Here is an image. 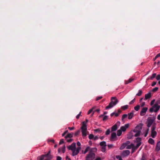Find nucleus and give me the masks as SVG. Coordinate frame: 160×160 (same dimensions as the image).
Instances as JSON below:
<instances>
[{
  "label": "nucleus",
  "instance_id": "nucleus-1",
  "mask_svg": "<svg viewBox=\"0 0 160 160\" xmlns=\"http://www.w3.org/2000/svg\"><path fill=\"white\" fill-rule=\"evenodd\" d=\"M68 148L72 151V155L75 156L77 155L79 152V151L81 150V147H78L76 149V143L73 142L71 145L67 147Z\"/></svg>",
  "mask_w": 160,
  "mask_h": 160
},
{
  "label": "nucleus",
  "instance_id": "nucleus-2",
  "mask_svg": "<svg viewBox=\"0 0 160 160\" xmlns=\"http://www.w3.org/2000/svg\"><path fill=\"white\" fill-rule=\"evenodd\" d=\"M118 102V101L117 98L113 97L111 98V102L109 103L108 106L106 107V109H108L111 108L115 105Z\"/></svg>",
  "mask_w": 160,
  "mask_h": 160
},
{
  "label": "nucleus",
  "instance_id": "nucleus-3",
  "mask_svg": "<svg viewBox=\"0 0 160 160\" xmlns=\"http://www.w3.org/2000/svg\"><path fill=\"white\" fill-rule=\"evenodd\" d=\"M142 126V123H140L133 130V132L135 133L134 135L135 137H137L140 136Z\"/></svg>",
  "mask_w": 160,
  "mask_h": 160
},
{
  "label": "nucleus",
  "instance_id": "nucleus-4",
  "mask_svg": "<svg viewBox=\"0 0 160 160\" xmlns=\"http://www.w3.org/2000/svg\"><path fill=\"white\" fill-rule=\"evenodd\" d=\"M95 157V154L92 151H90L85 157V160H93Z\"/></svg>",
  "mask_w": 160,
  "mask_h": 160
},
{
  "label": "nucleus",
  "instance_id": "nucleus-5",
  "mask_svg": "<svg viewBox=\"0 0 160 160\" xmlns=\"http://www.w3.org/2000/svg\"><path fill=\"white\" fill-rule=\"evenodd\" d=\"M160 108V106L158 105V103H155L153 106L149 109V112H157Z\"/></svg>",
  "mask_w": 160,
  "mask_h": 160
},
{
  "label": "nucleus",
  "instance_id": "nucleus-6",
  "mask_svg": "<svg viewBox=\"0 0 160 160\" xmlns=\"http://www.w3.org/2000/svg\"><path fill=\"white\" fill-rule=\"evenodd\" d=\"M83 125L81 128L82 130V132L83 137H85L87 136V128L86 124H84V122H83Z\"/></svg>",
  "mask_w": 160,
  "mask_h": 160
},
{
  "label": "nucleus",
  "instance_id": "nucleus-7",
  "mask_svg": "<svg viewBox=\"0 0 160 160\" xmlns=\"http://www.w3.org/2000/svg\"><path fill=\"white\" fill-rule=\"evenodd\" d=\"M155 126H152L151 129V136L153 138L156 137L157 134V132L155 130Z\"/></svg>",
  "mask_w": 160,
  "mask_h": 160
},
{
  "label": "nucleus",
  "instance_id": "nucleus-8",
  "mask_svg": "<svg viewBox=\"0 0 160 160\" xmlns=\"http://www.w3.org/2000/svg\"><path fill=\"white\" fill-rule=\"evenodd\" d=\"M154 122V120L150 118H148L147 121V126L148 128L150 127Z\"/></svg>",
  "mask_w": 160,
  "mask_h": 160
},
{
  "label": "nucleus",
  "instance_id": "nucleus-9",
  "mask_svg": "<svg viewBox=\"0 0 160 160\" xmlns=\"http://www.w3.org/2000/svg\"><path fill=\"white\" fill-rule=\"evenodd\" d=\"M148 109V108L147 107L143 108L140 112V115L141 116H144L146 113Z\"/></svg>",
  "mask_w": 160,
  "mask_h": 160
},
{
  "label": "nucleus",
  "instance_id": "nucleus-10",
  "mask_svg": "<svg viewBox=\"0 0 160 160\" xmlns=\"http://www.w3.org/2000/svg\"><path fill=\"white\" fill-rule=\"evenodd\" d=\"M117 140V136L116 133L115 132H113L112 133L111 135L110 141H112L116 140Z\"/></svg>",
  "mask_w": 160,
  "mask_h": 160
},
{
  "label": "nucleus",
  "instance_id": "nucleus-11",
  "mask_svg": "<svg viewBox=\"0 0 160 160\" xmlns=\"http://www.w3.org/2000/svg\"><path fill=\"white\" fill-rule=\"evenodd\" d=\"M130 153V151L128 150L123 151L122 153V156L125 157L128 156Z\"/></svg>",
  "mask_w": 160,
  "mask_h": 160
},
{
  "label": "nucleus",
  "instance_id": "nucleus-12",
  "mask_svg": "<svg viewBox=\"0 0 160 160\" xmlns=\"http://www.w3.org/2000/svg\"><path fill=\"white\" fill-rule=\"evenodd\" d=\"M129 126V124L128 123L125 125L123 126H122L121 127L120 129L121 131L123 132L125 131L126 129L128 128Z\"/></svg>",
  "mask_w": 160,
  "mask_h": 160
},
{
  "label": "nucleus",
  "instance_id": "nucleus-13",
  "mask_svg": "<svg viewBox=\"0 0 160 160\" xmlns=\"http://www.w3.org/2000/svg\"><path fill=\"white\" fill-rule=\"evenodd\" d=\"M141 139L140 138H136V142L137 143L136 145L137 147H139L141 144Z\"/></svg>",
  "mask_w": 160,
  "mask_h": 160
},
{
  "label": "nucleus",
  "instance_id": "nucleus-14",
  "mask_svg": "<svg viewBox=\"0 0 160 160\" xmlns=\"http://www.w3.org/2000/svg\"><path fill=\"white\" fill-rule=\"evenodd\" d=\"M155 150L157 152L160 151V141L158 142L156 144Z\"/></svg>",
  "mask_w": 160,
  "mask_h": 160
},
{
  "label": "nucleus",
  "instance_id": "nucleus-15",
  "mask_svg": "<svg viewBox=\"0 0 160 160\" xmlns=\"http://www.w3.org/2000/svg\"><path fill=\"white\" fill-rule=\"evenodd\" d=\"M134 78H130L128 80H125L124 81V83L125 84H127L129 83H130L132 82L134 80Z\"/></svg>",
  "mask_w": 160,
  "mask_h": 160
},
{
  "label": "nucleus",
  "instance_id": "nucleus-16",
  "mask_svg": "<svg viewBox=\"0 0 160 160\" xmlns=\"http://www.w3.org/2000/svg\"><path fill=\"white\" fill-rule=\"evenodd\" d=\"M151 96V93L150 92H149L148 93L146 94L145 96L144 100H146L147 99L149 98Z\"/></svg>",
  "mask_w": 160,
  "mask_h": 160
},
{
  "label": "nucleus",
  "instance_id": "nucleus-17",
  "mask_svg": "<svg viewBox=\"0 0 160 160\" xmlns=\"http://www.w3.org/2000/svg\"><path fill=\"white\" fill-rule=\"evenodd\" d=\"M117 125H116V124H115L112 127L111 131L112 132L115 131L117 130Z\"/></svg>",
  "mask_w": 160,
  "mask_h": 160
},
{
  "label": "nucleus",
  "instance_id": "nucleus-18",
  "mask_svg": "<svg viewBox=\"0 0 160 160\" xmlns=\"http://www.w3.org/2000/svg\"><path fill=\"white\" fill-rule=\"evenodd\" d=\"M148 142L149 143L152 145H153L154 143V140L151 138H150L148 140Z\"/></svg>",
  "mask_w": 160,
  "mask_h": 160
},
{
  "label": "nucleus",
  "instance_id": "nucleus-19",
  "mask_svg": "<svg viewBox=\"0 0 160 160\" xmlns=\"http://www.w3.org/2000/svg\"><path fill=\"white\" fill-rule=\"evenodd\" d=\"M45 155H42L40 156H39L38 157L37 160H42L44 158V157H45Z\"/></svg>",
  "mask_w": 160,
  "mask_h": 160
},
{
  "label": "nucleus",
  "instance_id": "nucleus-20",
  "mask_svg": "<svg viewBox=\"0 0 160 160\" xmlns=\"http://www.w3.org/2000/svg\"><path fill=\"white\" fill-rule=\"evenodd\" d=\"M128 118L129 119H131L133 117V113L132 112H130L128 114Z\"/></svg>",
  "mask_w": 160,
  "mask_h": 160
},
{
  "label": "nucleus",
  "instance_id": "nucleus-21",
  "mask_svg": "<svg viewBox=\"0 0 160 160\" xmlns=\"http://www.w3.org/2000/svg\"><path fill=\"white\" fill-rule=\"evenodd\" d=\"M100 146L103 147H106V142L105 141H102L100 142Z\"/></svg>",
  "mask_w": 160,
  "mask_h": 160
},
{
  "label": "nucleus",
  "instance_id": "nucleus-22",
  "mask_svg": "<svg viewBox=\"0 0 160 160\" xmlns=\"http://www.w3.org/2000/svg\"><path fill=\"white\" fill-rule=\"evenodd\" d=\"M73 133H68V134L67 136H66L65 138H71L72 137V136H73Z\"/></svg>",
  "mask_w": 160,
  "mask_h": 160
},
{
  "label": "nucleus",
  "instance_id": "nucleus-23",
  "mask_svg": "<svg viewBox=\"0 0 160 160\" xmlns=\"http://www.w3.org/2000/svg\"><path fill=\"white\" fill-rule=\"evenodd\" d=\"M138 148V147H137V145L135 146L134 145L133 146L132 148V152H133Z\"/></svg>",
  "mask_w": 160,
  "mask_h": 160
},
{
  "label": "nucleus",
  "instance_id": "nucleus-24",
  "mask_svg": "<svg viewBox=\"0 0 160 160\" xmlns=\"http://www.w3.org/2000/svg\"><path fill=\"white\" fill-rule=\"evenodd\" d=\"M45 157H46L47 158V159H48V160H50L53 158L52 156L51 155H49L48 156H45Z\"/></svg>",
  "mask_w": 160,
  "mask_h": 160
},
{
  "label": "nucleus",
  "instance_id": "nucleus-25",
  "mask_svg": "<svg viewBox=\"0 0 160 160\" xmlns=\"http://www.w3.org/2000/svg\"><path fill=\"white\" fill-rule=\"evenodd\" d=\"M134 145L133 144L131 143L130 145H128L126 148L127 149H130L132 148L133 146Z\"/></svg>",
  "mask_w": 160,
  "mask_h": 160
},
{
  "label": "nucleus",
  "instance_id": "nucleus-26",
  "mask_svg": "<svg viewBox=\"0 0 160 160\" xmlns=\"http://www.w3.org/2000/svg\"><path fill=\"white\" fill-rule=\"evenodd\" d=\"M122 133V131L120 129L118 130L117 132V134L118 136H120L121 135Z\"/></svg>",
  "mask_w": 160,
  "mask_h": 160
},
{
  "label": "nucleus",
  "instance_id": "nucleus-27",
  "mask_svg": "<svg viewBox=\"0 0 160 160\" xmlns=\"http://www.w3.org/2000/svg\"><path fill=\"white\" fill-rule=\"evenodd\" d=\"M90 148L89 147V146L87 147L85 149L83 152V153L84 154L86 153L89 151Z\"/></svg>",
  "mask_w": 160,
  "mask_h": 160
},
{
  "label": "nucleus",
  "instance_id": "nucleus-28",
  "mask_svg": "<svg viewBox=\"0 0 160 160\" xmlns=\"http://www.w3.org/2000/svg\"><path fill=\"white\" fill-rule=\"evenodd\" d=\"M140 107V106L139 105H137L134 107V109L135 111H138Z\"/></svg>",
  "mask_w": 160,
  "mask_h": 160
},
{
  "label": "nucleus",
  "instance_id": "nucleus-29",
  "mask_svg": "<svg viewBox=\"0 0 160 160\" xmlns=\"http://www.w3.org/2000/svg\"><path fill=\"white\" fill-rule=\"evenodd\" d=\"M142 91L141 90H139L138 91V93L136 95L138 96H141V95H142Z\"/></svg>",
  "mask_w": 160,
  "mask_h": 160
},
{
  "label": "nucleus",
  "instance_id": "nucleus-30",
  "mask_svg": "<svg viewBox=\"0 0 160 160\" xmlns=\"http://www.w3.org/2000/svg\"><path fill=\"white\" fill-rule=\"evenodd\" d=\"M128 105H125L122 107L121 108L123 110H125L128 108Z\"/></svg>",
  "mask_w": 160,
  "mask_h": 160
},
{
  "label": "nucleus",
  "instance_id": "nucleus-31",
  "mask_svg": "<svg viewBox=\"0 0 160 160\" xmlns=\"http://www.w3.org/2000/svg\"><path fill=\"white\" fill-rule=\"evenodd\" d=\"M94 131L95 132H99V133H101L102 132V130L100 129L99 128L95 129L94 130Z\"/></svg>",
  "mask_w": 160,
  "mask_h": 160
},
{
  "label": "nucleus",
  "instance_id": "nucleus-32",
  "mask_svg": "<svg viewBox=\"0 0 160 160\" xmlns=\"http://www.w3.org/2000/svg\"><path fill=\"white\" fill-rule=\"evenodd\" d=\"M128 116V115L126 114H124L122 115V120H123V119L126 118Z\"/></svg>",
  "mask_w": 160,
  "mask_h": 160
},
{
  "label": "nucleus",
  "instance_id": "nucleus-33",
  "mask_svg": "<svg viewBox=\"0 0 160 160\" xmlns=\"http://www.w3.org/2000/svg\"><path fill=\"white\" fill-rule=\"evenodd\" d=\"M156 73H153L152 75V76L150 77V78L151 80H152V79L155 78L156 76Z\"/></svg>",
  "mask_w": 160,
  "mask_h": 160
},
{
  "label": "nucleus",
  "instance_id": "nucleus-34",
  "mask_svg": "<svg viewBox=\"0 0 160 160\" xmlns=\"http://www.w3.org/2000/svg\"><path fill=\"white\" fill-rule=\"evenodd\" d=\"M88 138L90 139H92L94 138V135L92 134H90L89 135Z\"/></svg>",
  "mask_w": 160,
  "mask_h": 160
},
{
  "label": "nucleus",
  "instance_id": "nucleus-35",
  "mask_svg": "<svg viewBox=\"0 0 160 160\" xmlns=\"http://www.w3.org/2000/svg\"><path fill=\"white\" fill-rule=\"evenodd\" d=\"M125 145L124 143L120 147V150H122L125 147Z\"/></svg>",
  "mask_w": 160,
  "mask_h": 160
},
{
  "label": "nucleus",
  "instance_id": "nucleus-36",
  "mask_svg": "<svg viewBox=\"0 0 160 160\" xmlns=\"http://www.w3.org/2000/svg\"><path fill=\"white\" fill-rule=\"evenodd\" d=\"M106 147H103L102 148L101 151L103 152H105L106 151Z\"/></svg>",
  "mask_w": 160,
  "mask_h": 160
},
{
  "label": "nucleus",
  "instance_id": "nucleus-37",
  "mask_svg": "<svg viewBox=\"0 0 160 160\" xmlns=\"http://www.w3.org/2000/svg\"><path fill=\"white\" fill-rule=\"evenodd\" d=\"M116 157L117 159H118V160H122L121 156H116Z\"/></svg>",
  "mask_w": 160,
  "mask_h": 160
},
{
  "label": "nucleus",
  "instance_id": "nucleus-38",
  "mask_svg": "<svg viewBox=\"0 0 160 160\" xmlns=\"http://www.w3.org/2000/svg\"><path fill=\"white\" fill-rule=\"evenodd\" d=\"M158 87H155L152 89V91L153 92H155L158 90Z\"/></svg>",
  "mask_w": 160,
  "mask_h": 160
},
{
  "label": "nucleus",
  "instance_id": "nucleus-39",
  "mask_svg": "<svg viewBox=\"0 0 160 160\" xmlns=\"http://www.w3.org/2000/svg\"><path fill=\"white\" fill-rule=\"evenodd\" d=\"M135 99L134 98L132 100L131 102H129V104H133L135 101Z\"/></svg>",
  "mask_w": 160,
  "mask_h": 160
},
{
  "label": "nucleus",
  "instance_id": "nucleus-40",
  "mask_svg": "<svg viewBox=\"0 0 160 160\" xmlns=\"http://www.w3.org/2000/svg\"><path fill=\"white\" fill-rule=\"evenodd\" d=\"M108 119V116H104L103 118V120L105 121L106 120Z\"/></svg>",
  "mask_w": 160,
  "mask_h": 160
},
{
  "label": "nucleus",
  "instance_id": "nucleus-41",
  "mask_svg": "<svg viewBox=\"0 0 160 160\" xmlns=\"http://www.w3.org/2000/svg\"><path fill=\"white\" fill-rule=\"evenodd\" d=\"M110 130L109 129H108L107 130V131L106 132V134L107 135H109L110 133Z\"/></svg>",
  "mask_w": 160,
  "mask_h": 160
},
{
  "label": "nucleus",
  "instance_id": "nucleus-42",
  "mask_svg": "<svg viewBox=\"0 0 160 160\" xmlns=\"http://www.w3.org/2000/svg\"><path fill=\"white\" fill-rule=\"evenodd\" d=\"M102 98V96H99L97 97L96 98V100L98 101L100 99H101Z\"/></svg>",
  "mask_w": 160,
  "mask_h": 160
},
{
  "label": "nucleus",
  "instance_id": "nucleus-43",
  "mask_svg": "<svg viewBox=\"0 0 160 160\" xmlns=\"http://www.w3.org/2000/svg\"><path fill=\"white\" fill-rule=\"evenodd\" d=\"M80 130H78V131H77L75 133V134H74L76 136L78 135L79 134V133H80Z\"/></svg>",
  "mask_w": 160,
  "mask_h": 160
},
{
  "label": "nucleus",
  "instance_id": "nucleus-44",
  "mask_svg": "<svg viewBox=\"0 0 160 160\" xmlns=\"http://www.w3.org/2000/svg\"><path fill=\"white\" fill-rule=\"evenodd\" d=\"M65 146L64 145L63 146L62 148V151L63 153H64L65 152Z\"/></svg>",
  "mask_w": 160,
  "mask_h": 160
},
{
  "label": "nucleus",
  "instance_id": "nucleus-45",
  "mask_svg": "<svg viewBox=\"0 0 160 160\" xmlns=\"http://www.w3.org/2000/svg\"><path fill=\"white\" fill-rule=\"evenodd\" d=\"M63 143H64V140H63V139H61L60 140V142H59V144H61Z\"/></svg>",
  "mask_w": 160,
  "mask_h": 160
},
{
  "label": "nucleus",
  "instance_id": "nucleus-46",
  "mask_svg": "<svg viewBox=\"0 0 160 160\" xmlns=\"http://www.w3.org/2000/svg\"><path fill=\"white\" fill-rule=\"evenodd\" d=\"M93 108H92L91 109H90L89 110V111L88 112V114H90L92 111V110H93Z\"/></svg>",
  "mask_w": 160,
  "mask_h": 160
},
{
  "label": "nucleus",
  "instance_id": "nucleus-47",
  "mask_svg": "<svg viewBox=\"0 0 160 160\" xmlns=\"http://www.w3.org/2000/svg\"><path fill=\"white\" fill-rule=\"evenodd\" d=\"M155 100L153 99L151 101V102H150V105L151 106L152 105L154 104V103L155 102Z\"/></svg>",
  "mask_w": 160,
  "mask_h": 160
},
{
  "label": "nucleus",
  "instance_id": "nucleus-48",
  "mask_svg": "<svg viewBox=\"0 0 160 160\" xmlns=\"http://www.w3.org/2000/svg\"><path fill=\"white\" fill-rule=\"evenodd\" d=\"M157 80H158L160 79V75H158L156 77Z\"/></svg>",
  "mask_w": 160,
  "mask_h": 160
},
{
  "label": "nucleus",
  "instance_id": "nucleus-49",
  "mask_svg": "<svg viewBox=\"0 0 160 160\" xmlns=\"http://www.w3.org/2000/svg\"><path fill=\"white\" fill-rule=\"evenodd\" d=\"M81 112H80L78 114L76 117V118H77V119H78L79 118V117L81 115Z\"/></svg>",
  "mask_w": 160,
  "mask_h": 160
},
{
  "label": "nucleus",
  "instance_id": "nucleus-50",
  "mask_svg": "<svg viewBox=\"0 0 160 160\" xmlns=\"http://www.w3.org/2000/svg\"><path fill=\"white\" fill-rule=\"evenodd\" d=\"M68 132V130L66 131L65 132H64L62 134V136L63 137L65 135V134Z\"/></svg>",
  "mask_w": 160,
  "mask_h": 160
},
{
  "label": "nucleus",
  "instance_id": "nucleus-51",
  "mask_svg": "<svg viewBox=\"0 0 160 160\" xmlns=\"http://www.w3.org/2000/svg\"><path fill=\"white\" fill-rule=\"evenodd\" d=\"M50 153H51V150H49V151H48V152L47 154H44L45 156H47L49 155H50Z\"/></svg>",
  "mask_w": 160,
  "mask_h": 160
},
{
  "label": "nucleus",
  "instance_id": "nucleus-52",
  "mask_svg": "<svg viewBox=\"0 0 160 160\" xmlns=\"http://www.w3.org/2000/svg\"><path fill=\"white\" fill-rule=\"evenodd\" d=\"M156 84V82H153L152 83V86H155Z\"/></svg>",
  "mask_w": 160,
  "mask_h": 160
},
{
  "label": "nucleus",
  "instance_id": "nucleus-53",
  "mask_svg": "<svg viewBox=\"0 0 160 160\" xmlns=\"http://www.w3.org/2000/svg\"><path fill=\"white\" fill-rule=\"evenodd\" d=\"M72 141V139H67V141L68 142H70Z\"/></svg>",
  "mask_w": 160,
  "mask_h": 160
},
{
  "label": "nucleus",
  "instance_id": "nucleus-54",
  "mask_svg": "<svg viewBox=\"0 0 160 160\" xmlns=\"http://www.w3.org/2000/svg\"><path fill=\"white\" fill-rule=\"evenodd\" d=\"M108 146L109 148H111L113 147V145L112 144H109L108 145Z\"/></svg>",
  "mask_w": 160,
  "mask_h": 160
},
{
  "label": "nucleus",
  "instance_id": "nucleus-55",
  "mask_svg": "<svg viewBox=\"0 0 160 160\" xmlns=\"http://www.w3.org/2000/svg\"><path fill=\"white\" fill-rule=\"evenodd\" d=\"M62 158L60 156H57V160H61Z\"/></svg>",
  "mask_w": 160,
  "mask_h": 160
},
{
  "label": "nucleus",
  "instance_id": "nucleus-56",
  "mask_svg": "<svg viewBox=\"0 0 160 160\" xmlns=\"http://www.w3.org/2000/svg\"><path fill=\"white\" fill-rule=\"evenodd\" d=\"M145 105V102H142L141 104V107H143Z\"/></svg>",
  "mask_w": 160,
  "mask_h": 160
},
{
  "label": "nucleus",
  "instance_id": "nucleus-57",
  "mask_svg": "<svg viewBox=\"0 0 160 160\" xmlns=\"http://www.w3.org/2000/svg\"><path fill=\"white\" fill-rule=\"evenodd\" d=\"M77 145L78 146V147H81V143L79 142H77Z\"/></svg>",
  "mask_w": 160,
  "mask_h": 160
},
{
  "label": "nucleus",
  "instance_id": "nucleus-58",
  "mask_svg": "<svg viewBox=\"0 0 160 160\" xmlns=\"http://www.w3.org/2000/svg\"><path fill=\"white\" fill-rule=\"evenodd\" d=\"M68 128L70 130H72L73 129H74V127H69Z\"/></svg>",
  "mask_w": 160,
  "mask_h": 160
},
{
  "label": "nucleus",
  "instance_id": "nucleus-59",
  "mask_svg": "<svg viewBox=\"0 0 160 160\" xmlns=\"http://www.w3.org/2000/svg\"><path fill=\"white\" fill-rule=\"evenodd\" d=\"M130 143V142L129 141H128L126 142L125 143H124L125 144V146L127 145L128 144H129Z\"/></svg>",
  "mask_w": 160,
  "mask_h": 160
},
{
  "label": "nucleus",
  "instance_id": "nucleus-60",
  "mask_svg": "<svg viewBox=\"0 0 160 160\" xmlns=\"http://www.w3.org/2000/svg\"><path fill=\"white\" fill-rule=\"evenodd\" d=\"M98 139V136H95V137H94L93 139L94 140H96Z\"/></svg>",
  "mask_w": 160,
  "mask_h": 160
},
{
  "label": "nucleus",
  "instance_id": "nucleus-61",
  "mask_svg": "<svg viewBox=\"0 0 160 160\" xmlns=\"http://www.w3.org/2000/svg\"><path fill=\"white\" fill-rule=\"evenodd\" d=\"M158 57H158V54H157V55L153 59V60H154V61L156 59H157Z\"/></svg>",
  "mask_w": 160,
  "mask_h": 160
},
{
  "label": "nucleus",
  "instance_id": "nucleus-62",
  "mask_svg": "<svg viewBox=\"0 0 160 160\" xmlns=\"http://www.w3.org/2000/svg\"><path fill=\"white\" fill-rule=\"evenodd\" d=\"M155 103H158V104H160V100H157L156 102Z\"/></svg>",
  "mask_w": 160,
  "mask_h": 160
},
{
  "label": "nucleus",
  "instance_id": "nucleus-63",
  "mask_svg": "<svg viewBox=\"0 0 160 160\" xmlns=\"http://www.w3.org/2000/svg\"><path fill=\"white\" fill-rule=\"evenodd\" d=\"M95 160H102L100 158L98 157V158H97L96 159H95Z\"/></svg>",
  "mask_w": 160,
  "mask_h": 160
},
{
  "label": "nucleus",
  "instance_id": "nucleus-64",
  "mask_svg": "<svg viewBox=\"0 0 160 160\" xmlns=\"http://www.w3.org/2000/svg\"><path fill=\"white\" fill-rule=\"evenodd\" d=\"M157 118L158 120H160V115H158Z\"/></svg>",
  "mask_w": 160,
  "mask_h": 160
}]
</instances>
